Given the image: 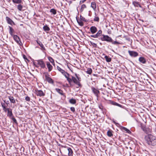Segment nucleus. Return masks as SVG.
Listing matches in <instances>:
<instances>
[{"mask_svg":"<svg viewBox=\"0 0 156 156\" xmlns=\"http://www.w3.org/2000/svg\"><path fill=\"white\" fill-rule=\"evenodd\" d=\"M57 69L58 70L61 72L62 74L64 75L66 77H67L69 75L68 73L65 72L64 70L62 69L61 68L59 67L58 66H57Z\"/></svg>","mask_w":156,"mask_h":156,"instance_id":"nucleus-6","label":"nucleus"},{"mask_svg":"<svg viewBox=\"0 0 156 156\" xmlns=\"http://www.w3.org/2000/svg\"><path fill=\"white\" fill-rule=\"evenodd\" d=\"M91 7L94 10H96V4L95 2H92L91 4Z\"/></svg>","mask_w":156,"mask_h":156,"instance_id":"nucleus-20","label":"nucleus"},{"mask_svg":"<svg viewBox=\"0 0 156 156\" xmlns=\"http://www.w3.org/2000/svg\"><path fill=\"white\" fill-rule=\"evenodd\" d=\"M24 56H25L24 55V58L25 59V57H24Z\"/></svg>","mask_w":156,"mask_h":156,"instance_id":"nucleus-56","label":"nucleus"},{"mask_svg":"<svg viewBox=\"0 0 156 156\" xmlns=\"http://www.w3.org/2000/svg\"><path fill=\"white\" fill-rule=\"evenodd\" d=\"M121 129L122 130H124L125 131H126L127 133H131V132L128 129L124 127L121 126Z\"/></svg>","mask_w":156,"mask_h":156,"instance_id":"nucleus-23","label":"nucleus"},{"mask_svg":"<svg viewBox=\"0 0 156 156\" xmlns=\"http://www.w3.org/2000/svg\"><path fill=\"white\" fill-rule=\"evenodd\" d=\"M9 101H10V102L11 103H15V102H16L15 100V99L13 97L9 96Z\"/></svg>","mask_w":156,"mask_h":156,"instance_id":"nucleus-21","label":"nucleus"},{"mask_svg":"<svg viewBox=\"0 0 156 156\" xmlns=\"http://www.w3.org/2000/svg\"><path fill=\"white\" fill-rule=\"evenodd\" d=\"M76 21H77V23H78V18L77 16L76 17Z\"/></svg>","mask_w":156,"mask_h":156,"instance_id":"nucleus-52","label":"nucleus"},{"mask_svg":"<svg viewBox=\"0 0 156 156\" xmlns=\"http://www.w3.org/2000/svg\"><path fill=\"white\" fill-rule=\"evenodd\" d=\"M75 75L76 77H77V78L78 79V76H77V74L76 73H75Z\"/></svg>","mask_w":156,"mask_h":156,"instance_id":"nucleus-51","label":"nucleus"},{"mask_svg":"<svg viewBox=\"0 0 156 156\" xmlns=\"http://www.w3.org/2000/svg\"><path fill=\"white\" fill-rule=\"evenodd\" d=\"M68 76H68L66 78H67V80L69 83L73 81L74 83L78 85L77 80L75 77L73 76H72V80H71V79L68 77Z\"/></svg>","mask_w":156,"mask_h":156,"instance_id":"nucleus-7","label":"nucleus"},{"mask_svg":"<svg viewBox=\"0 0 156 156\" xmlns=\"http://www.w3.org/2000/svg\"><path fill=\"white\" fill-rule=\"evenodd\" d=\"M86 0H81L80 2V4H81L84 2Z\"/></svg>","mask_w":156,"mask_h":156,"instance_id":"nucleus-48","label":"nucleus"},{"mask_svg":"<svg viewBox=\"0 0 156 156\" xmlns=\"http://www.w3.org/2000/svg\"><path fill=\"white\" fill-rule=\"evenodd\" d=\"M90 37H92L96 38L95 35H90Z\"/></svg>","mask_w":156,"mask_h":156,"instance_id":"nucleus-50","label":"nucleus"},{"mask_svg":"<svg viewBox=\"0 0 156 156\" xmlns=\"http://www.w3.org/2000/svg\"><path fill=\"white\" fill-rule=\"evenodd\" d=\"M70 109L73 112H74L75 111V108L74 107H71L70 108Z\"/></svg>","mask_w":156,"mask_h":156,"instance_id":"nucleus-47","label":"nucleus"},{"mask_svg":"<svg viewBox=\"0 0 156 156\" xmlns=\"http://www.w3.org/2000/svg\"><path fill=\"white\" fill-rule=\"evenodd\" d=\"M92 72V70L91 68H88L86 71V73L89 74H90Z\"/></svg>","mask_w":156,"mask_h":156,"instance_id":"nucleus-30","label":"nucleus"},{"mask_svg":"<svg viewBox=\"0 0 156 156\" xmlns=\"http://www.w3.org/2000/svg\"><path fill=\"white\" fill-rule=\"evenodd\" d=\"M95 37H96V38H97L98 37L100 36H99V34H95Z\"/></svg>","mask_w":156,"mask_h":156,"instance_id":"nucleus-49","label":"nucleus"},{"mask_svg":"<svg viewBox=\"0 0 156 156\" xmlns=\"http://www.w3.org/2000/svg\"><path fill=\"white\" fill-rule=\"evenodd\" d=\"M133 5L135 6L138 7H139L140 8H142L141 6L139 3L138 2H133Z\"/></svg>","mask_w":156,"mask_h":156,"instance_id":"nucleus-18","label":"nucleus"},{"mask_svg":"<svg viewBox=\"0 0 156 156\" xmlns=\"http://www.w3.org/2000/svg\"><path fill=\"white\" fill-rule=\"evenodd\" d=\"M114 123H116L115 122H114Z\"/></svg>","mask_w":156,"mask_h":156,"instance_id":"nucleus-57","label":"nucleus"},{"mask_svg":"<svg viewBox=\"0 0 156 156\" xmlns=\"http://www.w3.org/2000/svg\"><path fill=\"white\" fill-rule=\"evenodd\" d=\"M6 104L8 105V103H6Z\"/></svg>","mask_w":156,"mask_h":156,"instance_id":"nucleus-58","label":"nucleus"},{"mask_svg":"<svg viewBox=\"0 0 156 156\" xmlns=\"http://www.w3.org/2000/svg\"><path fill=\"white\" fill-rule=\"evenodd\" d=\"M90 30L92 34H94L97 31V29L95 26H91L90 28Z\"/></svg>","mask_w":156,"mask_h":156,"instance_id":"nucleus-10","label":"nucleus"},{"mask_svg":"<svg viewBox=\"0 0 156 156\" xmlns=\"http://www.w3.org/2000/svg\"><path fill=\"white\" fill-rule=\"evenodd\" d=\"M93 75L95 76H97V75L96 74H93Z\"/></svg>","mask_w":156,"mask_h":156,"instance_id":"nucleus-53","label":"nucleus"},{"mask_svg":"<svg viewBox=\"0 0 156 156\" xmlns=\"http://www.w3.org/2000/svg\"><path fill=\"white\" fill-rule=\"evenodd\" d=\"M144 139L146 143L149 145L154 146L156 145V136L151 134L145 136Z\"/></svg>","mask_w":156,"mask_h":156,"instance_id":"nucleus-1","label":"nucleus"},{"mask_svg":"<svg viewBox=\"0 0 156 156\" xmlns=\"http://www.w3.org/2000/svg\"><path fill=\"white\" fill-rule=\"evenodd\" d=\"M77 10H78V8H77Z\"/></svg>","mask_w":156,"mask_h":156,"instance_id":"nucleus-59","label":"nucleus"},{"mask_svg":"<svg viewBox=\"0 0 156 156\" xmlns=\"http://www.w3.org/2000/svg\"><path fill=\"white\" fill-rule=\"evenodd\" d=\"M98 106H99V108L100 109H101V110H103V107L101 104L99 105Z\"/></svg>","mask_w":156,"mask_h":156,"instance_id":"nucleus-42","label":"nucleus"},{"mask_svg":"<svg viewBox=\"0 0 156 156\" xmlns=\"http://www.w3.org/2000/svg\"><path fill=\"white\" fill-rule=\"evenodd\" d=\"M1 105L3 110L5 112H6L7 111L8 112V111L10 109L9 108H6V106L5 105V103H2Z\"/></svg>","mask_w":156,"mask_h":156,"instance_id":"nucleus-15","label":"nucleus"},{"mask_svg":"<svg viewBox=\"0 0 156 156\" xmlns=\"http://www.w3.org/2000/svg\"><path fill=\"white\" fill-rule=\"evenodd\" d=\"M12 121H13V122L14 123H16V124L17 123V122L16 119L14 117H12Z\"/></svg>","mask_w":156,"mask_h":156,"instance_id":"nucleus-43","label":"nucleus"},{"mask_svg":"<svg viewBox=\"0 0 156 156\" xmlns=\"http://www.w3.org/2000/svg\"><path fill=\"white\" fill-rule=\"evenodd\" d=\"M56 90L57 92H58V93L60 94L61 95H63V91L61 90L60 89H59L58 88H56L55 89Z\"/></svg>","mask_w":156,"mask_h":156,"instance_id":"nucleus-25","label":"nucleus"},{"mask_svg":"<svg viewBox=\"0 0 156 156\" xmlns=\"http://www.w3.org/2000/svg\"><path fill=\"white\" fill-rule=\"evenodd\" d=\"M81 78L79 77V88L81 87L82 86V85L80 82V81H81Z\"/></svg>","mask_w":156,"mask_h":156,"instance_id":"nucleus-38","label":"nucleus"},{"mask_svg":"<svg viewBox=\"0 0 156 156\" xmlns=\"http://www.w3.org/2000/svg\"><path fill=\"white\" fill-rule=\"evenodd\" d=\"M141 128L144 131V130L146 128L144 125H141Z\"/></svg>","mask_w":156,"mask_h":156,"instance_id":"nucleus-46","label":"nucleus"},{"mask_svg":"<svg viewBox=\"0 0 156 156\" xmlns=\"http://www.w3.org/2000/svg\"><path fill=\"white\" fill-rule=\"evenodd\" d=\"M86 8V6L85 4H83L81 5V8L80 9V11L81 12H82L83 11L84 9Z\"/></svg>","mask_w":156,"mask_h":156,"instance_id":"nucleus-29","label":"nucleus"},{"mask_svg":"<svg viewBox=\"0 0 156 156\" xmlns=\"http://www.w3.org/2000/svg\"><path fill=\"white\" fill-rule=\"evenodd\" d=\"M23 6L21 4H19L17 6V8L20 11L22 10V9H23Z\"/></svg>","mask_w":156,"mask_h":156,"instance_id":"nucleus-34","label":"nucleus"},{"mask_svg":"<svg viewBox=\"0 0 156 156\" xmlns=\"http://www.w3.org/2000/svg\"><path fill=\"white\" fill-rule=\"evenodd\" d=\"M44 74L45 75V80L49 83L52 84L53 81L52 79L49 77V75L47 72H44Z\"/></svg>","mask_w":156,"mask_h":156,"instance_id":"nucleus-3","label":"nucleus"},{"mask_svg":"<svg viewBox=\"0 0 156 156\" xmlns=\"http://www.w3.org/2000/svg\"><path fill=\"white\" fill-rule=\"evenodd\" d=\"M35 93L37 96L40 97L43 96L45 95V94L41 90H35Z\"/></svg>","mask_w":156,"mask_h":156,"instance_id":"nucleus-8","label":"nucleus"},{"mask_svg":"<svg viewBox=\"0 0 156 156\" xmlns=\"http://www.w3.org/2000/svg\"><path fill=\"white\" fill-rule=\"evenodd\" d=\"M37 62V64L42 69L45 68V64L42 59H40L36 61Z\"/></svg>","mask_w":156,"mask_h":156,"instance_id":"nucleus-4","label":"nucleus"},{"mask_svg":"<svg viewBox=\"0 0 156 156\" xmlns=\"http://www.w3.org/2000/svg\"><path fill=\"white\" fill-rule=\"evenodd\" d=\"M35 62H34V65H35Z\"/></svg>","mask_w":156,"mask_h":156,"instance_id":"nucleus-55","label":"nucleus"},{"mask_svg":"<svg viewBox=\"0 0 156 156\" xmlns=\"http://www.w3.org/2000/svg\"><path fill=\"white\" fill-rule=\"evenodd\" d=\"M105 59L106 61L107 62H110L111 61V58L109 57L107 55H105Z\"/></svg>","mask_w":156,"mask_h":156,"instance_id":"nucleus-26","label":"nucleus"},{"mask_svg":"<svg viewBox=\"0 0 156 156\" xmlns=\"http://www.w3.org/2000/svg\"><path fill=\"white\" fill-rule=\"evenodd\" d=\"M69 102L71 104H75L76 103V100L72 98L69 100Z\"/></svg>","mask_w":156,"mask_h":156,"instance_id":"nucleus-33","label":"nucleus"},{"mask_svg":"<svg viewBox=\"0 0 156 156\" xmlns=\"http://www.w3.org/2000/svg\"><path fill=\"white\" fill-rule=\"evenodd\" d=\"M46 66L48 69V72L51 71L53 68V67L50 64V62H46Z\"/></svg>","mask_w":156,"mask_h":156,"instance_id":"nucleus-12","label":"nucleus"},{"mask_svg":"<svg viewBox=\"0 0 156 156\" xmlns=\"http://www.w3.org/2000/svg\"><path fill=\"white\" fill-rule=\"evenodd\" d=\"M107 135L109 137H112L113 136L112 133V131L110 130H109L107 132Z\"/></svg>","mask_w":156,"mask_h":156,"instance_id":"nucleus-28","label":"nucleus"},{"mask_svg":"<svg viewBox=\"0 0 156 156\" xmlns=\"http://www.w3.org/2000/svg\"><path fill=\"white\" fill-rule=\"evenodd\" d=\"M139 62L145 64L146 62V60L145 59L144 57H140L139 58Z\"/></svg>","mask_w":156,"mask_h":156,"instance_id":"nucleus-16","label":"nucleus"},{"mask_svg":"<svg viewBox=\"0 0 156 156\" xmlns=\"http://www.w3.org/2000/svg\"><path fill=\"white\" fill-rule=\"evenodd\" d=\"M80 121H81L82 122H83V121L82 119L81 121H80Z\"/></svg>","mask_w":156,"mask_h":156,"instance_id":"nucleus-54","label":"nucleus"},{"mask_svg":"<svg viewBox=\"0 0 156 156\" xmlns=\"http://www.w3.org/2000/svg\"><path fill=\"white\" fill-rule=\"evenodd\" d=\"M90 43L93 46L95 47L97 46V44L95 43L90 42Z\"/></svg>","mask_w":156,"mask_h":156,"instance_id":"nucleus-45","label":"nucleus"},{"mask_svg":"<svg viewBox=\"0 0 156 156\" xmlns=\"http://www.w3.org/2000/svg\"><path fill=\"white\" fill-rule=\"evenodd\" d=\"M91 90L92 92L95 94V95L96 96L98 97V94L99 93V90L95 88L94 87H92Z\"/></svg>","mask_w":156,"mask_h":156,"instance_id":"nucleus-9","label":"nucleus"},{"mask_svg":"<svg viewBox=\"0 0 156 156\" xmlns=\"http://www.w3.org/2000/svg\"><path fill=\"white\" fill-rule=\"evenodd\" d=\"M67 152H68L69 156H72L73 152L71 148H67Z\"/></svg>","mask_w":156,"mask_h":156,"instance_id":"nucleus-19","label":"nucleus"},{"mask_svg":"<svg viewBox=\"0 0 156 156\" xmlns=\"http://www.w3.org/2000/svg\"><path fill=\"white\" fill-rule=\"evenodd\" d=\"M100 39L102 41H106L108 42H111L112 44L115 45H117L120 44V42L116 41H113L111 37L107 35L103 34L102 36V37H101Z\"/></svg>","mask_w":156,"mask_h":156,"instance_id":"nucleus-2","label":"nucleus"},{"mask_svg":"<svg viewBox=\"0 0 156 156\" xmlns=\"http://www.w3.org/2000/svg\"><path fill=\"white\" fill-rule=\"evenodd\" d=\"M144 131L146 133H148L151 131V129L149 128L146 127Z\"/></svg>","mask_w":156,"mask_h":156,"instance_id":"nucleus-22","label":"nucleus"},{"mask_svg":"<svg viewBox=\"0 0 156 156\" xmlns=\"http://www.w3.org/2000/svg\"><path fill=\"white\" fill-rule=\"evenodd\" d=\"M102 33V30H99L98 32L97 33V34H98L99 36H101Z\"/></svg>","mask_w":156,"mask_h":156,"instance_id":"nucleus-41","label":"nucleus"},{"mask_svg":"<svg viewBox=\"0 0 156 156\" xmlns=\"http://www.w3.org/2000/svg\"><path fill=\"white\" fill-rule=\"evenodd\" d=\"M128 52L129 55L132 57H136L138 55V53L134 51L129 50Z\"/></svg>","mask_w":156,"mask_h":156,"instance_id":"nucleus-5","label":"nucleus"},{"mask_svg":"<svg viewBox=\"0 0 156 156\" xmlns=\"http://www.w3.org/2000/svg\"><path fill=\"white\" fill-rule=\"evenodd\" d=\"M112 104L114 105L117 106H118L119 107H121V106H122L121 105L119 104H118L116 102L112 101Z\"/></svg>","mask_w":156,"mask_h":156,"instance_id":"nucleus-35","label":"nucleus"},{"mask_svg":"<svg viewBox=\"0 0 156 156\" xmlns=\"http://www.w3.org/2000/svg\"><path fill=\"white\" fill-rule=\"evenodd\" d=\"M83 23L81 21H79V25L80 26H83Z\"/></svg>","mask_w":156,"mask_h":156,"instance_id":"nucleus-44","label":"nucleus"},{"mask_svg":"<svg viewBox=\"0 0 156 156\" xmlns=\"http://www.w3.org/2000/svg\"><path fill=\"white\" fill-rule=\"evenodd\" d=\"M12 1L14 3L17 4H20L22 2L21 0H12Z\"/></svg>","mask_w":156,"mask_h":156,"instance_id":"nucleus-31","label":"nucleus"},{"mask_svg":"<svg viewBox=\"0 0 156 156\" xmlns=\"http://www.w3.org/2000/svg\"><path fill=\"white\" fill-rule=\"evenodd\" d=\"M49 60L53 64H54V60L51 57H49L48 58Z\"/></svg>","mask_w":156,"mask_h":156,"instance_id":"nucleus-37","label":"nucleus"},{"mask_svg":"<svg viewBox=\"0 0 156 156\" xmlns=\"http://www.w3.org/2000/svg\"><path fill=\"white\" fill-rule=\"evenodd\" d=\"M99 20V18L98 17H95L94 19V21H95L98 22Z\"/></svg>","mask_w":156,"mask_h":156,"instance_id":"nucleus-39","label":"nucleus"},{"mask_svg":"<svg viewBox=\"0 0 156 156\" xmlns=\"http://www.w3.org/2000/svg\"><path fill=\"white\" fill-rule=\"evenodd\" d=\"M43 29L45 31H49L50 30V29L47 25H46L43 27Z\"/></svg>","mask_w":156,"mask_h":156,"instance_id":"nucleus-27","label":"nucleus"},{"mask_svg":"<svg viewBox=\"0 0 156 156\" xmlns=\"http://www.w3.org/2000/svg\"><path fill=\"white\" fill-rule=\"evenodd\" d=\"M36 41L37 43L39 45L41 48V49L42 50H45V48L42 42H41L40 41Z\"/></svg>","mask_w":156,"mask_h":156,"instance_id":"nucleus-14","label":"nucleus"},{"mask_svg":"<svg viewBox=\"0 0 156 156\" xmlns=\"http://www.w3.org/2000/svg\"><path fill=\"white\" fill-rule=\"evenodd\" d=\"M14 39L17 43L20 44V42H21L20 40V38L18 36L16 35H14L13 36Z\"/></svg>","mask_w":156,"mask_h":156,"instance_id":"nucleus-13","label":"nucleus"},{"mask_svg":"<svg viewBox=\"0 0 156 156\" xmlns=\"http://www.w3.org/2000/svg\"><path fill=\"white\" fill-rule=\"evenodd\" d=\"M50 12L54 15H55L56 13V10L54 9H51L50 10Z\"/></svg>","mask_w":156,"mask_h":156,"instance_id":"nucleus-32","label":"nucleus"},{"mask_svg":"<svg viewBox=\"0 0 156 156\" xmlns=\"http://www.w3.org/2000/svg\"><path fill=\"white\" fill-rule=\"evenodd\" d=\"M25 100L26 101H29L30 100V98L28 96H26L25 98Z\"/></svg>","mask_w":156,"mask_h":156,"instance_id":"nucleus-40","label":"nucleus"},{"mask_svg":"<svg viewBox=\"0 0 156 156\" xmlns=\"http://www.w3.org/2000/svg\"><path fill=\"white\" fill-rule=\"evenodd\" d=\"M80 19L81 20H82L84 22H87L88 21V20L86 19L83 17L81 15L80 16Z\"/></svg>","mask_w":156,"mask_h":156,"instance_id":"nucleus-36","label":"nucleus"},{"mask_svg":"<svg viewBox=\"0 0 156 156\" xmlns=\"http://www.w3.org/2000/svg\"><path fill=\"white\" fill-rule=\"evenodd\" d=\"M6 19L7 22V23L9 24L12 25H15V24L13 22V21L9 17H6Z\"/></svg>","mask_w":156,"mask_h":156,"instance_id":"nucleus-11","label":"nucleus"},{"mask_svg":"<svg viewBox=\"0 0 156 156\" xmlns=\"http://www.w3.org/2000/svg\"><path fill=\"white\" fill-rule=\"evenodd\" d=\"M7 116L9 117H12L13 116V114L11 109H9V110L8 111Z\"/></svg>","mask_w":156,"mask_h":156,"instance_id":"nucleus-24","label":"nucleus"},{"mask_svg":"<svg viewBox=\"0 0 156 156\" xmlns=\"http://www.w3.org/2000/svg\"><path fill=\"white\" fill-rule=\"evenodd\" d=\"M9 33L12 36H13V33L14 32V29L11 27L9 26Z\"/></svg>","mask_w":156,"mask_h":156,"instance_id":"nucleus-17","label":"nucleus"}]
</instances>
